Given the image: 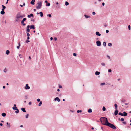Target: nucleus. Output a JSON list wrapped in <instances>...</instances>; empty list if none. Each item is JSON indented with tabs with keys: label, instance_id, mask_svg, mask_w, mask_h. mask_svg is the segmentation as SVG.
<instances>
[{
	"label": "nucleus",
	"instance_id": "f257e3e1",
	"mask_svg": "<svg viewBox=\"0 0 131 131\" xmlns=\"http://www.w3.org/2000/svg\"><path fill=\"white\" fill-rule=\"evenodd\" d=\"M101 123L103 125L107 126L111 128L115 129L116 128V127L113 124L109 123L107 118L105 117H102L100 119Z\"/></svg>",
	"mask_w": 131,
	"mask_h": 131
},
{
	"label": "nucleus",
	"instance_id": "f03ea898",
	"mask_svg": "<svg viewBox=\"0 0 131 131\" xmlns=\"http://www.w3.org/2000/svg\"><path fill=\"white\" fill-rule=\"evenodd\" d=\"M25 17L24 15H21L20 13H18L16 16L15 21L16 22H20L22 18Z\"/></svg>",
	"mask_w": 131,
	"mask_h": 131
},
{
	"label": "nucleus",
	"instance_id": "7ed1b4c3",
	"mask_svg": "<svg viewBox=\"0 0 131 131\" xmlns=\"http://www.w3.org/2000/svg\"><path fill=\"white\" fill-rule=\"evenodd\" d=\"M42 1H40L38 3V6H36V8L37 9H40L42 6Z\"/></svg>",
	"mask_w": 131,
	"mask_h": 131
},
{
	"label": "nucleus",
	"instance_id": "20e7f679",
	"mask_svg": "<svg viewBox=\"0 0 131 131\" xmlns=\"http://www.w3.org/2000/svg\"><path fill=\"white\" fill-rule=\"evenodd\" d=\"M96 44L98 46H100L101 45V43L99 41H97L96 42Z\"/></svg>",
	"mask_w": 131,
	"mask_h": 131
},
{
	"label": "nucleus",
	"instance_id": "39448f33",
	"mask_svg": "<svg viewBox=\"0 0 131 131\" xmlns=\"http://www.w3.org/2000/svg\"><path fill=\"white\" fill-rule=\"evenodd\" d=\"M25 88L26 90L29 89H30V87L28 86V84H26V86L25 87Z\"/></svg>",
	"mask_w": 131,
	"mask_h": 131
},
{
	"label": "nucleus",
	"instance_id": "423d86ee",
	"mask_svg": "<svg viewBox=\"0 0 131 131\" xmlns=\"http://www.w3.org/2000/svg\"><path fill=\"white\" fill-rule=\"evenodd\" d=\"M30 28L31 29H35V28L34 27V25H31L30 26Z\"/></svg>",
	"mask_w": 131,
	"mask_h": 131
},
{
	"label": "nucleus",
	"instance_id": "0eeeda50",
	"mask_svg": "<svg viewBox=\"0 0 131 131\" xmlns=\"http://www.w3.org/2000/svg\"><path fill=\"white\" fill-rule=\"evenodd\" d=\"M118 111L117 110H116L114 112V115L116 116L117 115L118 113Z\"/></svg>",
	"mask_w": 131,
	"mask_h": 131
},
{
	"label": "nucleus",
	"instance_id": "6e6552de",
	"mask_svg": "<svg viewBox=\"0 0 131 131\" xmlns=\"http://www.w3.org/2000/svg\"><path fill=\"white\" fill-rule=\"evenodd\" d=\"M14 107H12L13 109L14 110H16L17 109V108L16 107V104H15L14 105Z\"/></svg>",
	"mask_w": 131,
	"mask_h": 131
},
{
	"label": "nucleus",
	"instance_id": "1a4fd4ad",
	"mask_svg": "<svg viewBox=\"0 0 131 131\" xmlns=\"http://www.w3.org/2000/svg\"><path fill=\"white\" fill-rule=\"evenodd\" d=\"M57 100L58 102H59L60 101V99H59L58 97H57L55 98L54 99V100L56 101V100Z\"/></svg>",
	"mask_w": 131,
	"mask_h": 131
},
{
	"label": "nucleus",
	"instance_id": "9d476101",
	"mask_svg": "<svg viewBox=\"0 0 131 131\" xmlns=\"http://www.w3.org/2000/svg\"><path fill=\"white\" fill-rule=\"evenodd\" d=\"M31 17H33V15L32 14H31L30 15L28 16V17L29 18H30Z\"/></svg>",
	"mask_w": 131,
	"mask_h": 131
},
{
	"label": "nucleus",
	"instance_id": "9b49d317",
	"mask_svg": "<svg viewBox=\"0 0 131 131\" xmlns=\"http://www.w3.org/2000/svg\"><path fill=\"white\" fill-rule=\"evenodd\" d=\"M96 34L97 36H100L101 35V34L99 32L97 31L96 32Z\"/></svg>",
	"mask_w": 131,
	"mask_h": 131
},
{
	"label": "nucleus",
	"instance_id": "f8f14e48",
	"mask_svg": "<svg viewBox=\"0 0 131 131\" xmlns=\"http://www.w3.org/2000/svg\"><path fill=\"white\" fill-rule=\"evenodd\" d=\"M35 0H32V1H31V3L32 4V5H34L35 4V3H34V2H35Z\"/></svg>",
	"mask_w": 131,
	"mask_h": 131
},
{
	"label": "nucleus",
	"instance_id": "ddd939ff",
	"mask_svg": "<svg viewBox=\"0 0 131 131\" xmlns=\"http://www.w3.org/2000/svg\"><path fill=\"white\" fill-rule=\"evenodd\" d=\"M39 14H40V16L41 17H42L43 16V14L42 12H40L39 13Z\"/></svg>",
	"mask_w": 131,
	"mask_h": 131
},
{
	"label": "nucleus",
	"instance_id": "4468645a",
	"mask_svg": "<svg viewBox=\"0 0 131 131\" xmlns=\"http://www.w3.org/2000/svg\"><path fill=\"white\" fill-rule=\"evenodd\" d=\"M123 113H124L123 115L124 116H127V113L126 112H124Z\"/></svg>",
	"mask_w": 131,
	"mask_h": 131
},
{
	"label": "nucleus",
	"instance_id": "2eb2a0df",
	"mask_svg": "<svg viewBox=\"0 0 131 131\" xmlns=\"http://www.w3.org/2000/svg\"><path fill=\"white\" fill-rule=\"evenodd\" d=\"M18 44L19 46L17 47V49H19V48L21 45L20 42Z\"/></svg>",
	"mask_w": 131,
	"mask_h": 131
},
{
	"label": "nucleus",
	"instance_id": "dca6fc26",
	"mask_svg": "<svg viewBox=\"0 0 131 131\" xmlns=\"http://www.w3.org/2000/svg\"><path fill=\"white\" fill-rule=\"evenodd\" d=\"M22 111L24 112H26L25 108H22L21 109Z\"/></svg>",
	"mask_w": 131,
	"mask_h": 131
},
{
	"label": "nucleus",
	"instance_id": "f3484780",
	"mask_svg": "<svg viewBox=\"0 0 131 131\" xmlns=\"http://www.w3.org/2000/svg\"><path fill=\"white\" fill-rule=\"evenodd\" d=\"M100 73L98 71H96L95 72V74L96 75H98L100 74Z\"/></svg>",
	"mask_w": 131,
	"mask_h": 131
},
{
	"label": "nucleus",
	"instance_id": "a211bd4d",
	"mask_svg": "<svg viewBox=\"0 0 131 131\" xmlns=\"http://www.w3.org/2000/svg\"><path fill=\"white\" fill-rule=\"evenodd\" d=\"M2 115L3 117H5L6 116V114L5 113H3L2 114Z\"/></svg>",
	"mask_w": 131,
	"mask_h": 131
},
{
	"label": "nucleus",
	"instance_id": "6ab92c4d",
	"mask_svg": "<svg viewBox=\"0 0 131 131\" xmlns=\"http://www.w3.org/2000/svg\"><path fill=\"white\" fill-rule=\"evenodd\" d=\"M10 51L9 50H7L6 51V53L8 55Z\"/></svg>",
	"mask_w": 131,
	"mask_h": 131
},
{
	"label": "nucleus",
	"instance_id": "aec40b11",
	"mask_svg": "<svg viewBox=\"0 0 131 131\" xmlns=\"http://www.w3.org/2000/svg\"><path fill=\"white\" fill-rule=\"evenodd\" d=\"M88 112L89 113H91L92 112V110L91 109H89L88 111Z\"/></svg>",
	"mask_w": 131,
	"mask_h": 131
},
{
	"label": "nucleus",
	"instance_id": "412c9836",
	"mask_svg": "<svg viewBox=\"0 0 131 131\" xmlns=\"http://www.w3.org/2000/svg\"><path fill=\"white\" fill-rule=\"evenodd\" d=\"M114 107L115 108V109L116 110H117V105L116 104H114Z\"/></svg>",
	"mask_w": 131,
	"mask_h": 131
},
{
	"label": "nucleus",
	"instance_id": "4be33fe9",
	"mask_svg": "<svg viewBox=\"0 0 131 131\" xmlns=\"http://www.w3.org/2000/svg\"><path fill=\"white\" fill-rule=\"evenodd\" d=\"M42 101H40V103L38 104L39 106H40L41 105H42Z\"/></svg>",
	"mask_w": 131,
	"mask_h": 131
},
{
	"label": "nucleus",
	"instance_id": "5701e85b",
	"mask_svg": "<svg viewBox=\"0 0 131 131\" xmlns=\"http://www.w3.org/2000/svg\"><path fill=\"white\" fill-rule=\"evenodd\" d=\"M0 13L1 14L3 15L5 14V12H4V11H2Z\"/></svg>",
	"mask_w": 131,
	"mask_h": 131
},
{
	"label": "nucleus",
	"instance_id": "b1692460",
	"mask_svg": "<svg viewBox=\"0 0 131 131\" xmlns=\"http://www.w3.org/2000/svg\"><path fill=\"white\" fill-rule=\"evenodd\" d=\"M16 111L15 112L16 113H19V110L17 108V109L16 110Z\"/></svg>",
	"mask_w": 131,
	"mask_h": 131
},
{
	"label": "nucleus",
	"instance_id": "393cba45",
	"mask_svg": "<svg viewBox=\"0 0 131 131\" xmlns=\"http://www.w3.org/2000/svg\"><path fill=\"white\" fill-rule=\"evenodd\" d=\"M50 5V3H48H48H47L46 5V6H49Z\"/></svg>",
	"mask_w": 131,
	"mask_h": 131
},
{
	"label": "nucleus",
	"instance_id": "a878e982",
	"mask_svg": "<svg viewBox=\"0 0 131 131\" xmlns=\"http://www.w3.org/2000/svg\"><path fill=\"white\" fill-rule=\"evenodd\" d=\"M118 114L120 115L121 116H124L123 114L122 113H121V112H119L118 113Z\"/></svg>",
	"mask_w": 131,
	"mask_h": 131
},
{
	"label": "nucleus",
	"instance_id": "bb28decb",
	"mask_svg": "<svg viewBox=\"0 0 131 131\" xmlns=\"http://www.w3.org/2000/svg\"><path fill=\"white\" fill-rule=\"evenodd\" d=\"M29 116V114H27L25 116V118H27L28 117V116Z\"/></svg>",
	"mask_w": 131,
	"mask_h": 131
},
{
	"label": "nucleus",
	"instance_id": "cd10ccee",
	"mask_svg": "<svg viewBox=\"0 0 131 131\" xmlns=\"http://www.w3.org/2000/svg\"><path fill=\"white\" fill-rule=\"evenodd\" d=\"M105 64L104 63H101V65L102 66H105Z\"/></svg>",
	"mask_w": 131,
	"mask_h": 131
},
{
	"label": "nucleus",
	"instance_id": "c85d7f7f",
	"mask_svg": "<svg viewBox=\"0 0 131 131\" xmlns=\"http://www.w3.org/2000/svg\"><path fill=\"white\" fill-rule=\"evenodd\" d=\"M102 110H103V111H105V110H106V108H105V107L104 106H103V107Z\"/></svg>",
	"mask_w": 131,
	"mask_h": 131
},
{
	"label": "nucleus",
	"instance_id": "c756f323",
	"mask_svg": "<svg viewBox=\"0 0 131 131\" xmlns=\"http://www.w3.org/2000/svg\"><path fill=\"white\" fill-rule=\"evenodd\" d=\"M69 4L68 2L67 1L66 2L65 5L66 6H67Z\"/></svg>",
	"mask_w": 131,
	"mask_h": 131
},
{
	"label": "nucleus",
	"instance_id": "7c9ffc66",
	"mask_svg": "<svg viewBox=\"0 0 131 131\" xmlns=\"http://www.w3.org/2000/svg\"><path fill=\"white\" fill-rule=\"evenodd\" d=\"M84 16L86 18H88L90 17V16H88L87 15H84Z\"/></svg>",
	"mask_w": 131,
	"mask_h": 131
},
{
	"label": "nucleus",
	"instance_id": "2f4dec72",
	"mask_svg": "<svg viewBox=\"0 0 131 131\" xmlns=\"http://www.w3.org/2000/svg\"><path fill=\"white\" fill-rule=\"evenodd\" d=\"M82 112V111L81 110H78L77 111V113H79V112Z\"/></svg>",
	"mask_w": 131,
	"mask_h": 131
},
{
	"label": "nucleus",
	"instance_id": "473e14b6",
	"mask_svg": "<svg viewBox=\"0 0 131 131\" xmlns=\"http://www.w3.org/2000/svg\"><path fill=\"white\" fill-rule=\"evenodd\" d=\"M103 45L105 47L106 46V43L105 42H103Z\"/></svg>",
	"mask_w": 131,
	"mask_h": 131
},
{
	"label": "nucleus",
	"instance_id": "72a5a7b5",
	"mask_svg": "<svg viewBox=\"0 0 131 131\" xmlns=\"http://www.w3.org/2000/svg\"><path fill=\"white\" fill-rule=\"evenodd\" d=\"M26 31L27 32H30V29H29V28H27V29H26Z\"/></svg>",
	"mask_w": 131,
	"mask_h": 131
},
{
	"label": "nucleus",
	"instance_id": "f704fd0d",
	"mask_svg": "<svg viewBox=\"0 0 131 131\" xmlns=\"http://www.w3.org/2000/svg\"><path fill=\"white\" fill-rule=\"evenodd\" d=\"M105 84V83H102L100 85H103Z\"/></svg>",
	"mask_w": 131,
	"mask_h": 131
},
{
	"label": "nucleus",
	"instance_id": "c9c22d12",
	"mask_svg": "<svg viewBox=\"0 0 131 131\" xmlns=\"http://www.w3.org/2000/svg\"><path fill=\"white\" fill-rule=\"evenodd\" d=\"M47 16H48L49 17H51V14H48L47 15Z\"/></svg>",
	"mask_w": 131,
	"mask_h": 131
},
{
	"label": "nucleus",
	"instance_id": "e433bc0d",
	"mask_svg": "<svg viewBox=\"0 0 131 131\" xmlns=\"http://www.w3.org/2000/svg\"><path fill=\"white\" fill-rule=\"evenodd\" d=\"M7 71V70L6 68H5L3 70V71L5 72H6Z\"/></svg>",
	"mask_w": 131,
	"mask_h": 131
},
{
	"label": "nucleus",
	"instance_id": "4c0bfd02",
	"mask_svg": "<svg viewBox=\"0 0 131 131\" xmlns=\"http://www.w3.org/2000/svg\"><path fill=\"white\" fill-rule=\"evenodd\" d=\"M104 25L105 27H106L107 26V25L105 23L104 24Z\"/></svg>",
	"mask_w": 131,
	"mask_h": 131
},
{
	"label": "nucleus",
	"instance_id": "58836bf2",
	"mask_svg": "<svg viewBox=\"0 0 131 131\" xmlns=\"http://www.w3.org/2000/svg\"><path fill=\"white\" fill-rule=\"evenodd\" d=\"M2 6L3 7V9H5L6 8V7L4 6L3 5H2Z\"/></svg>",
	"mask_w": 131,
	"mask_h": 131
},
{
	"label": "nucleus",
	"instance_id": "ea45409f",
	"mask_svg": "<svg viewBox=\"0 0 131 131\" xmlns=\"http://www.w3.org/2000/svg\"><path fill=\"white\" fill-rule=\"evenodd\" d=\"M26 19V18H24L23 20H22L24 22L25 21Z\"/></svg>",
	"mask_w": 131,
	"mask_h": 131
},
{
	"label": "nucleus",
	"instance_id": "a19ab883",
	"mask_svg": "<svg viewBox=\"0 0 131 131\" xmlns=\"http://www.w3.org/2000/svg\"><path fill=\"white\" fill-rule=\"evenodd\" d=\"M112 45V44H111V43H108V46H111Z\"/></svg>",
	"mask_w": 131,
	"mask_h": 131
},
{
	"label": "nucleus",
	"instance_id": "79ce46f5",
	"mask_svg": "<svg viewBox=\"0 0 131 131\" xmlns=\"http://www.w3.org/2000/svg\"><path fill=\"white\" fill-rule=\"evenodd\" d=\"M40 99H39V98H38V99H37V101L38 102H39L40 101Z\"/></svg>",
	"mask_w": 131,
	"mask_h": 131
},
{
	"label": "nucleus",
	"instance_id": "37998d69",
	"mask_svg": "<svg viewBox=\"0 0 131 131\" xmlns=\"http://www.w3.org/2000/svg\"><path fill=\"white\" fill-rule=\"evenodd\" d=\"M27 36L28 37H29L30 36V34L28 33H27Z\"/></svg>",
	"mask_w": 131,
	"mask_h": 131
},
{
	"label": "nucleus",
	"instance_id": "c03bdc74",
	"mask_svg": "<svg viewBox=\"0 0 131 131\" xmlns=\"http://www.w3.org/2000/svg\"><path fill=\"white\" fill-rule=\"evenodd\" d=\"M10 124L9 123V125H8V126H7V127H8L10 128V127L11 126L10 125Z\"/></svg>",
	"mask_w": 131,
	"mask_h": 131
},
{
	"label": "nucleus",
	"instance_id": "a18cd8bd",
	"mask_svg": "<svg viewBox=\"0 0 131 131\" xmlns=\"http://www.w3.org/2000/svg\"><path fill=\"white\" fill-rule=\"evenodd\" d=\"M128 29L129 30H130V25H128Z\"/></svg>",
	"mask_w": 131,
	"mask_h": 131
},
{
	"label": "nucleus",
	"instance_id": "49530a36",
	"mask_svg": "<svg viewBox=\"0 0 131 131\" xmlns=\"http://www.w3.org/2000/svg\"><path fill=\"white\" fill-rule=\"evenodd\" d=\"M25 98L26 99H27L28 98V96L27 95H25Z\"/></svg>",
	"mask_w": 131,
	"mask_h": 131
},
{
	"label": "nucleus",
	"instance_id": "de8ad7c7",
	"mask_svg": "<svg viewBox=\"0 0 131 131\" xmlns=\"http://www.w3.org/2000/svg\"><path fill=\"white\" fill-rule=\"evenodd\" d=\"M95 14H96L95 13V12H92V14L93 15H95Z\"/></svg>",
	"mask_w": 131,
	"mask_h": 131
},
{
	"label": "nucleus",
	"instance_id": "09e8293b",
	"mask_svg": "<svg viewBox=\"0 0 131 131\" xmlns=\"http://www.w3.org/2000/svg\"><path fill=\"white\" fill-rule=\"evenodd\" d=\"M30 42V41L28 40H26V43H28V42Z\"/></svg>",
	"mask_w": 131,
	"mask_h": 131
},
{
	"label": "nucleus",
	"instance_id": "8fccbe9b",
	"mask_svg": "<svg viewBox=\"0 0 131 131\" xmlns=\"http://www.w3.org/2000/svg\"><path fill=\"white\" fill-rule=\"evenodd\" d=\"M112 71V70L111 69H110L108 70V72H111Z\"/></svg>",
	"mask_w": 131,
	"mask_h": 131
},
{
	"label": "nucleus",
	"instance_id": "3c124183",
	"mask_svg": "<svg viewBox=\"0 0 131 131\" xmlns=\"http://www.w3.org/2000/svg\"><path fill=\"white\" fill-rule=\"evenodd\" d=\"M109 32V30H106V32L107 33H108Z\"/></svg>",
	"mask_w": 131,
	"mask_h": 131
},
{
	"label": "nucleus",
	"instance_id": "603ef678",
	"mask_svg": "<svg viewBox=\"0 0 131 131\" xmlns=\"http://www.w3.org/2000/svg\"><path fill=\"white\" fill-rule=\"evenodd\" d=\"M30 26L29 25H28L27 27V28H29L30 27Z\"/></svg>",
	"mask_w": 131,
	"mask_h": 131
},
{
	"label": "nucleus",
	"instance_id": "864d4df0",
	"mask_svg": "<svg viewBox=\"0 0 131 131\" xmlns=\"http://www.w3.org/2000/svg\"><path fill=\"white\" fill-rule=\"evenodd\" d=\"M121 120L122 121H123L124 120V119L123 118H121Z\"/></svg>",
	"mask_w": 131,
	"mask_h": 131
},
{
	"label": "nucleus",
	"instance_id": "5fc2aeb1",
	"mask_svg": "<svg viewBox=\"0 0 131 131\" xmlns=\"http://www.w3.org/2000/svg\"><path fill=\"white\" fill-rule=\"evenodd\" d=\"M73 55L74 56H76V54L75 53H74L73 54Z\"/></svg>",
	"mask_w": 131,
	"mask_h": 131
},
{
	"label": "nucleus",
	"instance_id": "6e6d98bb",
	"mask_svg": "<svg viewBox=\"0 0 131 131\" xmlns=\"http://www.w3.org/2000/svg\"><path fill=\"white\" fill-rule=\"evenodd\" d=\"M107 57L109 58V59H110V57L109 56L107 55Z\"/></svg>",
	"mask_w": 131,
	"mask_h": 131
},
{
	"label": "nucleus",
	"instance_id": "4d7b16f0",
	"mask_svg": "<svg viewBox=\"0 0 131 131\" xmlns=\"http://www.w3.org/2000/svg\"><path fill=\"white\" fill-rule=\"evenodd\" d=\"M54 39L55 40V41H56L57 40V38H56V37H55L54 38Z\"/></svg>",
	"mask_w": 131,
	"mask_h": 131
},
{
	"label": "nucleus",
	"instance_id": "13d9d810",
	"mask_svg": "<svg viewBox=\"0 0 131 131\" xmlns=\"http://www.w3.org/2000/svg\"><path fill=\"white\" fill-rule=\"evenodd\" d=\"M31 102H29V105H31Z\"/></svg>",
	"mask_w": 131,
	"mask_h": 131
},
{
	"label": "nucleus",
	"instance_id": "bf43d9fd",
	"mask_svg": "<svg viewBox=\"0 0 131 131\" xmlns=\"http://www.w3.org/2000/svg\"><path fill=\"white\" fill-rule=\"evenodd\" d=\"M102 5L103 6H104L105 5V3L104 2H103L102 3Z\"/></svg>",
	"mask_w": 131,
	"mask_h": 131
},
{
	"label": "nucleus",
	"instance_id": "052dcab7",
	"mask_svg": "<svg viewBox=\"0 0 131 131\" xmlns=\"http://www.w3.org/2000/svg\"><path fill=\"white\" fill-rule=\"evenodd\" d=\"M50 39L51 40H52L53 39V38L52 37H51L50 38Z\"/></svg>",
	"mask_w": 131,
	"mask_h": 131
},
{
	"label": "nucleus",
	"instance_id": "680f3d73",
	"mask_svg": "<svg viewBox=\"0 0 131 131\" xmlns=\"http://www.w3.org/2000/svg\"><path fill=\"white\" fill-rule=\"evenodd\" d=\"M45 2L46 3V4L48 3V1L47 0L45 1Z\"/></svg>",
	"mask_w": 131,
	"mask_h": 131
},
{
	"label": "nucleus",
	"instance_id": "e2e57ef3",
	"mask_svg": "<svg viewBox=\"0 0 131 131\" xmlns=\"http://www.w3.org/2000/svg\"><path fill=\"white\" fill-rule=\"evenodd\" d=\"M123 124H126V122H123Z\"/></svg>",
	"mask_w": 131,
	"mask_h": 131
},
{
	"label": "nucleus",
	"instance_id": "0e129e2a",
	"mask_svg": "<svg viewBox=\"0 0 131 131\" xmlns=\"http://www.w3.org/2000/svg\"><path fill=\"white\" fill-rule=\"evenodd\" d=\"M21 23L22 24H23V23H24V21H23L22 20L21 21Z\"/></svg>",
	"mask_w": 131,
	"mask_h": 131
},
{
	"label": "nucleus",
	"instance_id": "69168bd1",
	"mask_svg": "<svg viewBox=\"0 0 131 131\" xmlns=\"http://www.w3.org/2000/svg\"><path fill=\"white\" fill-rule=\"evenodd\" d=\"M22 25H23V26H25V25H26V24H25V23H23V24H22Z\"/></svg>",
	"mask_w": 131,
	"mask_h": 131
},
{
	"label": "nucleus",
	"instance_id": "338daca9",
	"mask_svg": "<svg viewBox=\"0 0 131 131\" xmlns=\"http://www.w3.org/2000/svg\"><path fill=\"white\" fill-rule=\"evenodd\" d=\"M59 87L60 88H62V86H61V85L59 86Z\"/></svg>",
	"mask_w": 131,
	"mask_h": 131
},
{
	"label": "nucleus",
	"instance_id": "774afa93",
	"mask_svg": "<svg viewBox=\"0 0 131 131\" xmlns=\"http://www.w3.org/2000/svg\"><path fill=\"white\" fill-rule=\"evenodd\" d=\"M2 11H4V9L2 8Z\"/></svg>",
	"mask_w": 131,
	"mask_h": 131
}]
</instances>
